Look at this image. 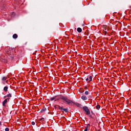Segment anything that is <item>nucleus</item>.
I'll return each instance as SVG.
<instances>
[{"instance_id":"nucleus-1","label":"nucleus","mask_w":131,"mask_h":131,"mask_svg":"<svg viewBox=\"0 0 131 131\" xmlns=\"http://www.w3.org/2000/svg\"><path fill=\"white\" fill-rule=\"evenodd\" d=\"M61 99L63 101V103H66L67 105H72L74 103V102L70 99H69L67 97L61 96Z\"/></svg>"},{"instance_id":"nucleus-2","label":"nucleus","mask_w":131,"mask_h":131,"mask_svg":"<svg viewBox=\"0 0 131 131\" xmlns=\"http://www.w3.org/2000/svg\"><path fill=\"white\" fill-rule=\"evenodd\" d=\"M82 109L86 112L87 115H90V114H91V111L88 106H84L82 107Z\"/></svg>"},{"instance_id":"nucleus-3","label":"nucleus","mask_w":131,"mask_h":131,"mask_svg":"<svg viewBox=\"0 0 131 131\" xmlns=\"http://www.w3.org/2000/svg\"><path fill=\"white\" fill-rule=\"evenodd\" d=\"M74 105H76V106H77V107H79V108H82V104L77 103V102H74V103H73Z\"/></svg>"},{"instance_id":"nucleus-4","label":"nucleus","mask_w":131,"mask_h":131,"mask_svg":"<svg viewBox=\"0 0 131 131\" xmlns=\"http://www.w3.org/2000/svg\"><path fill=\"white\" fill-rule=\"evenodd\" d=\"M102 28H103V31H108L109 30V29H108V26L106 25H103Z\"/></svg>"},{"instance_id":"nucleus-5","label":"nucleus","mask_w":131,"mask_h":131,"mask_svg":"<svg viewBox=\"0 0 131 131\" xmlns=\"http://www.w3.org/2000/svg\"><path fill=\"white\" fill-rule=\"evenodd\" d=\"M54 97H56V98H55V102H56V101H59V100H60V99H61V98H62V96L60 95V96H55Z\"/></svg>"},{"instance_id":"nucleus-6","label":"nucleus","mask_w":131,"mask_h":131,"mask_svg":"<svg viewBox=\"0 0 131 131\" xmlns=\"http://www.w3.org/2000/svg\"><path fill=\"white\" fill-rule=\"evenodd\" d=\"M10 59H11V60H13L14 58H15V55H14L13 53H11L9 55Z\"/></svg>"},{"instance_id":"nucleus-7","label":"nucleus","mask_w":131,"mask_h":131,"mask_svg":"<svg viewBox=\"0 0 131 131\" xmlns=\"http://www.w3.org/2000/svg\"><path fill=\"white\" fill-rule=\"evenodd\" d=\"M54 107L56 108V109H57L58 110H61V108H62V106H60V105H55L54 106Z\"/></svg>"},{"instance_id":"nucleus-8","label":"nucleus","mask_w":131,"mask_h":131,"mask_svg":"<svg viewBox=\"0 0 131 131\" xmlns=\"http://www.w3.org/2000/svg\"><path fill=\"white\" fill-rule=\"evenodd\" d=\"M8 103V99H5L3 102V106L4 107H6V104Z\"/></svg>"},{"instance_id":"nucleus-9","label":"nucleus","mask_w":131,"mask_h":131,"mask_svg":"<svg viewBox=\"0 0 131 131\" xmlns=\"http://www.w3.org/2000/svg\"><path fill=\"white\" fill-rule=\"evenodd\" d=\"M81 99L83 101H85L86 100H88V97H86L85 95H83L81 96Z\"/></svg>"},{"instance_id":"nucleus-10","label":"nucleus","mask_w":131,"mask_h":131,"mask_svg":"<svg viewBox=\"0 0 131 131\" xmlns=\"http://www.w3.org/2000/svg\"><path fill=\"white\" fill-rule=\"evenodd\" d=\"M60 110H63V111H64V112L67 113L68 112V108H63V106H61Z\"/></svg>"},{"instance_id":"nucleus-11","label":"nucleus","mask_w":131,"mask_h":131,"mask_svg":"<svg viewBox=\"0 0 131 131\" xmlns=\"http://www.w3.org/2000/svg\"><path fill=\"white\" fill-rule=\"evenodd\" d=\"M7 97H8V98H11L12 94L11 93H9L7 95L4 96V98H7Z\"/></svg>"},{"instance_id":"nucleus-12","label":"nucleus","mask_w":131,"mask_h":131,"mask_svg":"<svg viewBox=\"0 0 131 131\" xmlns=\"http://www.w3.org/2000/svg\"><path fill=\"white\" fill-rule=\"evenodd\" d=\"M77 31H78L79 33H81V32L82 31V30L80 28H78L77 29Z\"/></svg>"},{"instance_id":"nucleus-13","label":"nucleus","mask_w":131,"mask_h":131,"mask_svg":"<svg viewBox=\"0 0 131 131\" xmlns=\"http://www.w3.org/2000/svg\"><path fill=\"white\" fill-rule=\"evenodd\" d=\"M13 38L16 39L18 38V35H17V34H14L12 36Z\"/></svg>"},{"instance_id":"nucleus-14","label":"nucleus","mask_w":131,"mask_h":131,"mask_svg":"<svg viewBox=\"0 0 131 131\" xmlns=\"http://www.w3.org/2000/svg\"><path fill=\"white\" fill-rule=\"evenodd\" d=\"M92 79H93V77L92 76H90L89 77V80L88 82H91V81H92Z\"/></svg>"},{"instance_id":"nucleus-15","label":"nucleus","mask_w":131,"mask_h":131,"mask_svg":"<svg viewBox=\"0 0 131 131\" xmlns=\"http://www.w3.org/2000/svg\"><path fill=\"white\" fill-rule=\"evenodd\" d=\"M4 92H8V86H6L4 88Z\"/></svg>"},{"instance_id":"nucleus-16","label":"nucleus","mask_w":131,"mask_h":131,"mask_svg":"<svg viewBox=\"0 0 131 131\" xmlns=\"http://www.w3.org/2000/svg\"><path fill=\"white\" fill-rule=\"evenodd\" d=\"M96 109H97V110H99L101 108V106L100 105H96Z\"/></svg>"},{"instance_id":"nucleus-17","label":"nucleus","mask_w":131,"mask_h":131,"mask_svg":"<svg viewBox=\"0 0 131 131\" xmlns=\"http://www.w3.org/2000/svg\"><path fill=\"white\" fill-rule=\"evenodd\" d=\"M47 111V108H43L41 110L40 112L41 113H42V112H45V111Z\"/></svg>"},{"instance_id":"nucleus-18","label":"nucleus","mask_w":131,"mask_h":131,"mask_svg":"<svg viewBox=\"0 0 131 131\" xmlns=\"http://www.w3.org/2000/svg\"><path fill=\"white\" fill-rule=\"evenodd\" d=\"M55 99H56V97H52V98H50V101H54H54H55Z\"/></svg>"},{"instance_id":"nucleus-19","label":"nucleus","mask_w":131,"mask_h":131,"mask_svg":"<svg viewBox=\"0 0 131 131\" xmlns=\"http://www.w3.org/2000/svg\"><path fill=\"white\" fill-rule=\"evenodd\" d=\"M39 121H45V119L44 118H42L39 119Z\"/></svg>"},{"instance_id":"nucleus-20","label":"nucleus","mask_w":131,"mask_h":131,"mask_svg":"<svg viewBox=\"0 0 131 131\" xmlns=\"http://www.w3.org/2000/svg\"><path fill=\"white\" fill-rule=\"evenodd\" d=\"M108 32L107 31H103V33L105 35L107 34V33Z\"/></svg>"},{"instance_id":"nucleus-21","label":"nucleus","mask_w":131,"mask_h":131,"mask_svg":"<svg viewBox=\"0 0 131 131\" xmlns=\"http://www.w3.org/2000/svg\"><path fill=\"white\" fill-rule=\"evenodd\" d=\"M2 80H7V78H6V77H3L2 78Z\"/></svg>"},{"instance_id":"nucleus-22","label":"nucleus","mask_w":131,"mask_h":131,"mask_svg":"<svg viewBox=\"0 0 131 131\" xmlns=\"http://www.w3.org/2000/svg\"><path fill=\"white\" fill-rule=\"evenodd\" d=\"M6 99L7 100V101H8V102H10V100L11 99V98L10 97H8V98H7Z\"/></svg>"},{"instance_id":"nucleus-23","label":"nucleus","mask_w":131,"mask_h":131,"mask_svg":"<svg viewBox=\"0 0 131 131\" xmlns=\"http://www.w3.org/2000/svg\"><path fill=\"white\" fill-rule=\"evenodd\" d=\"M5 130H6V131H9V130H10V129H9L8 127H6V128H5Z\"/></svg>"},{"instance_id":"nucleus-24","label":"nucleus","mask_w":131,"mask_h":131,"mask_svg":"<svg viewBox=\"0 0 131 131\" xmlns=\"http://www.w3.org/2000/svg\"><path fill=\"white\" fill-rule=\"evenodd\" d=\"M85 95H89V91H85Z\"/></svg>"},{"instance_id":"nucleus-25","label":"nucleus","mask_w":131,"mask_h":131,"mask_svg":"<svg viewBox=\"0 0 131 131\" xmlns=\"http://www.w3.org/2000/svg\"><path fill=\"white\" fill-rule=\"evenodd\" d=\"M89 128H88V127H85V129H84V131H88Z\"/></svg>"},{"instance_id":"nucleus-26","label":"nucleus","mask_w":131,"mask_h":131,"mask_svg":"<svg viewBox=\"0 0 131 131\" xmlns=\"http://www.w3.org/2000/svg\"><path fill=\"white\" fill-rule=\"evenodd\" d=\"M88 115L90 118H93V116H92V115L89 114Z\"/></svg>"},{"instance_id":"nucleus-27","label":"nucleus","mask_w":131,"mask_h":131,"mask_svg":"<svg viewBox=\"0 0 131 131\" xmlns=\"http://www.w3.org/2000/svg\"><path fill=\"white\" fill-rule=\"evenodd\" d=\"M32 125H35V122H32Z\"/></svg>"},{"instance_id":"nucleus-28","label":"nucleus","mask_w":131,"mask_h":131,"mask_svg":"<svg viewBox=\"0 0 131 131\" xmlns=\"http://www.w3.org/2000/svg\"><path fill=\"white\" fill-rule=\"evenodd\" d=\"M84 90H88V86H84Z\"/></svg>"},{"instance_id":"nucleus-29","label":"nucleus","mask_w":131,"mask_h":131,"mask_svg":"<svg viewBox=\"0 0 131 131\" xmlns=\"http://www.w3.org/2000/svg\"><path fill=\"white\" fill-rule=\"evenodd\" d=\"M90 124H87V126H86V127H87L88 128H89V127H90Z\"/></svg>"},{"instance_id":"nucleus-30","label":"nucleus","mask_w":131,"mask_h":131,"mask_svg":"<svg viewBox=\"0 0 131 131\" xmlns=\"http://www.w3.org/2000/svg\"><path fill=\"white\" fill-rule=\"evenodd\" d=\"M90 80V78H86V81H89Z\"/></svg>"},{"instance_id":"nucleus-31","label":"nucleus","mask_w":131,"mask_h":131,"mask_svg":"<svg viewBox=\"0 0 131 131\" xmlns=\"http://www.w3.org/2000/svg\"><path fill=\"white\" fill-rule=\"evenodd\" d=\"M91 113L92 114H94V112H93V111H91Z\"/></svg>"},{"instance_id":"nucleus-32","label":"nucleus","mask_w":131,"mask_h":131,"mask_svg":"<svg viewBox=\"0 0 131 131\" xmlns=\"http://www.w3.org/2000/svg\"><path fill=\"white\" fill-rule=\"evenodd\" d=\"M1 124H2V123H0V125H1Z\"/></svg>"}]
</instances>
